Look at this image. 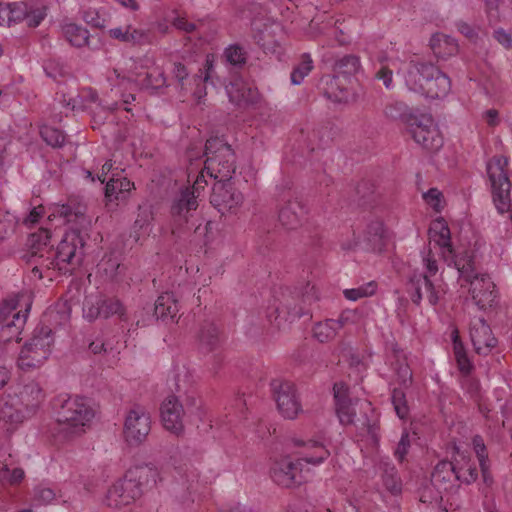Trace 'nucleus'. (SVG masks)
Listing matches in <instances>:
<instances>
[{"label": "nucleus", "instance_id": "52", "mask_svg": "<svg viewBox=\"0 0 512 512\" xmlns=\"http://www.w3.org/2000/svg\"><path fill=\"white\" fill-rule=\"evenodd\" d=\"M13 162V154L6 139L0 137V174L6 172Z\"/></svg>", "mask_w": 512, "mask_h": 512}, {"label": "nucleus", "instance_id": "7", "mask_svg": "<svg viewBox=\"0 0 512 512\" xmlns=\"http://www.w3.org/2000/svg\"><path fill=\"white\" fill-rule=\"evenodd\" d=\"M206 174L219 181H230L236 171V157L231 146L220 137H210L205 144Z\"/></svg>", "mask_w": 512, "mask_h": 512}, {"label": "nucleus", "instance_id": "57", "mask_svg": "<svg viewBox=\"0 0 512 512\" xmlns=\"http://www.w3.org/2000/svg\"><path fill=\"white\" fill-rule=\"evenodd\" d=\"M423 198L428 205H430L435 211L440 212L442 209V193L436 189L431 188L423 194Z\"/></svg>", "mask_w": 512, "mask_h": 512}, {"label": "nucleus", "instance_id": "44", "mask_svg": "<svg viewBox=\"0 0 512 512\" xmlns=\"http://www.w3.org/2000/svg\"><path fill=\"white\" fill-rule=\"evenodd\" d=\"M377 285L374 281L363 284L357 288L345 289L343 294L350 301L372 296L376 292Z\"/></svg>", "mask_w": 512, "mask_h": 512}, {"label": "nucleus", "instance_id": "58", "mask_svg": "<svg viewBox=\"0 0 512 512\" xmlns=\"http://www.w3.org/2000/svg\"><path fill=\"white\" fill-rule=\"evenodd\" d=\"M422 262L425 268V272L423 274H427L430 276V278L433 279V277L437 274L439 268H438V262L435 259L434 255L432 254L431 250H428L423 254Z\"/></svg>", "mask_w": 512, "mask_h": 512}, {"label": "nucleus", "instance_id": "33", "mask_svg": "<svg viewBox=\"0 0 512 512\" xmlns=\"http://www.w3.org/2000/svg\"><path fill=\"white\" fill-rule=\"evenodd\" d=\"M178 310V303L173 293L165 292L158 296L154 308L157 319H174Z\"/></svg>", "mask_w": 512, "mask_h": 512}, {"label": "nucleus", "instance_id": "8", "mask_svg": "<svg viewBox=\"0 0 512 512\" xmlns=\"http://www.w3.org/2000/svg\"><path fill=\"white\" fill-rule=\"evenodd\" d=\"M54 336L48 326H38L31 339L22 347L18 357V367L24 371L39 368L49 358Z\"/></svg>", "mask_w": 512, "mask_h": 512}, {"label": "nucleus", "instance_id": "53", "mask_svg": "<svg viewBox=\"0 0 512 512\" xmlns=\"http://www.w3.org/2000/svg\"><path fill=\"white\" fill-rule=\"evenodd\" d=\"M107 81L112 87L111 90H114V88L128 89V87L131 85V80L125 75H122L117 69H113L108 73Z\"/></svg>", "mask_w": 512, "mask_h": 512}, {"label": "nucleus", "instance_id": "25", "mask_svg": "<svg viewBox=\"0 0 512 512\" xmlns=\"http://www.w3.org/2000/svg\"><path fill=\"white\" fill-rule=\"evenodd\" d=\"M13 397L31 417L36 413L44 401L45 393L39 383L30 381Z\"/></svg>", "mask_w": 512, "mask_h": 512}, {"label": "nucleus", "instance_id": "18", "mask_svg": "<svg viewBox=\"0 0 512 512\" xmlns=\"http://www.w3.org/2000/svg\"><path fill=\"white\" fill-rule=\"evenodd\" d=\"M277 408L283 417L294 419L301 412V404L298 400L295 386L292 382L274 379L271 382Z\"/></svg>", "mask_w": 512, "mask_h": 512}, {"label": "nucleus", "instance_id": "13", "mask_svg": "<svg viewBox=\"0 0 512 512\" xmlns=\"http://www.w3.org/2000/svg\"><path fill=\"white\" fill-rule=\"evenodd\" d=\"M17 306V297L6 299L0 304V342L21 340L20 335L27 320L29 306L25 308L23 314L21 311L13 313Z\"/></svg>", "mask_w": 512, "mask_h": 512}, {"label": "nucleus", "instance_id": "28", "mask_svg": "<svg viewBox=\"0 0 512 512\" xmlns=\"http://www.w3.org/2000/svg\"><path fill=\"white\" fill-rule=\"evenodd\" d=\"M333 390L336 412L340 422L344 425L352 424L356 411L352 401L346 396L345 386L343 384H335Z\"/></svg>", "mask_w": 512, "mask_h": 512}, {"label": "nucleus", "instance_id": "59", "mask_svg": "<svg viewBox=\"0 0 512 512\" xmlns=\"http://www.w3.org/2000/svg\"><path fill=\"white\" fill-rule=\"evenodd\" d=\"M477 477L478 473L476 467L469 466L465 469L457 467L456 480L465 484H471L476 481Z\"/></svg>", "mask_w": 512, "mask_h": 512}, {"label": "nucleus", "instance_id": "17", "mask_svg": "<svg viewBox=\"0 0 512 512\" xmlns=\"http://www.w3.org/2000/svg\"><path fill=\"white\" fill-rule=\"evenodd\" d=\"M118 315L120 320L126 321L125 308L122 302L115 297L90 295L85 298L83 304V317L92 322L97 318L107 319Z\"/></svg>", "mask_w": 512, "mask_h": 512}, {"label": "nucleus", "instance_id": "41", "mask_svg": "<svg viewBox=\"0 0 512 512\" xmlns=\"http://www.w3.org/2000/svg\"><path fill=\"white\" fill-rule=\"evenodd\" d=\"M223 56L229 64L238 68H242L247 62V52L238 44L228 46Z\"/></svg>", "mask_w": 512, "mask_h": 512}, {"label": "nucleus", "instance_id": "46", "mask_svg": "<svg viewBox=\"0 0 512 512\" xmlns=\"http://www.w3.org/2000/svg\"><path fill=\"white\" fill-rule=\"evenodd\" d=\"M18 220L9 212L0 211V240L12 236L15 232Z\"/></svg>", "mask_w": 512, "mask_h": 512}, {"label": "nucleus", "instance_id": "5", "mask_svg": "<svg viewBox=\"0 0 512 512\" xmlns=\"http://www.w3.org/2000/svg\"><path fill=\"white\" fill-rule=\"evenodd\" d=\"M55 406L57 422L68 438L82 434L94 417V410L82 397L59 395Z\"/></svg>", "mask_w": 512, "mask_h": 512}, {"label": "nucleus", "instance_id": "45", "mask_svg": "<svg viewBox=\"0 0 512 512\" xmlns=\"http://www.w3.org/2000/svg\"><path fill=\"white\" fill-rule=\"evenodd\" d=\"M166 85V77L164 71L159 67H154L146 73L142 81L144 88L159 89Z\"/></svg>", "mask_w": 512, "mask_h": 512}, {"label": "nucleus", "instance_id": "20", "mask_svg": "<svg viewBox=\"0 0 512 512\" xmlns=\"http://www.w3.org/2000/svg\"><path fill=\"white\" fill-rule=\"evenodd\" d=\"M87 207L77 198H69L64 204H57L53 207L52 212L48 215V219L60 217L65 223H74L80 228H85L89 224L86 217Z\"/></svg>", "mask_w": 512, "mask_h": 512}, {"label": "nucleus", "instance_id": "6", "mask_svg": "<svg viewBox=\"0 0 512 512\" xmlns=\"http://www.w3.org/2000/svg\"><path fill=\"white\" fill-rule=\"evenodd\" d=\"M318 300V292L314 285L306 283L302 288L283 297L279 306L267 317L279 329L284 328L286 323H291L309 313L308 306Z\"/></svg>", "mask_w": 512, "mask_h": 512}, {"label": "nucleus", "instance_id": "29", "mask_svg": "<svg viewBox=\"0 0 512 512\" xmlns=\"http://www.w3.org/2000/svg\"><path fill=\"white\" fill-rule=\"evenodd\" d=\"M386 229L380 219H373L364 231L363 242L367 250L381 251L385 245Z\"/></svg>", "mask_w": 512, "mask_h": 512}, {"label": "nucleus", "instance_id": "54", "mask_svg": "<svg viewBox=\"0 0 512 512\" xmlns=\"http://www.w3.org/2000/svg\"><path fill=\"white\" fill-rule=\"evenodd\" d=\"M10 18L11 24L25 21V16L28 13V5L24 2L10 3Z\"/></svg>", "mask_w": 512, "mask_h": 512}, {"label": "nucleus", "instance_id": "16", "mask_svg": "<svg viewBox=\"0 0 512 512\" xmlns=\"http://www.w3.org/2000/svg\"><path fill=\"white\" fill-rule=\"evenodd\" d=\"M429 237L436 245L441 248L443 260L449 265L456 268L457 261L460 258L467 257L471 259L474 253L468 249L455 250L451 245V233L444 219L433 221L429 228Z\"/></svg>", "mask_w": 512, "mask_h": 512}, {"label": "nucleus", "instance_id": "47", "mask_svg": "<svg viewBox=\"0 0 512 512\" xmlns=\"http://www.w3.org/2000/svg\"><path fill=\"white\" fill-rule=\"evenodd\" d=\"M408 107L405 103L401 101H391L389 102L384 109V114L386 117L392 120H404L407 123V118L411 115H408Z\"/></svg>", "mask_w": 512, "mask_h": 512}, {"label": "nucleus", "instance_id": "19", "mask_svg": "<svg viewBox=\"0 0 512 512\" xmlns=\"http://www.w3.org/2000/svg\"><path fill=\"white\" fill-rule=\"evenodd\" d=\"M210 202L221 214H225L241 206L243 195L230 181H219L213 186Z\"/></svg>", "mask_w": 512, "mask_h": 512}, {"label": "nucleus", "instance_id": "24", "mask_svg": "<svg viewBox=\"0 0 512 512\" xmlns=\"http://www.w3.org/2000/svg\"><path fill=\"white\" fill-rule=\"evenodd\" d=\"M253 39L264 50L275 53L279 47L277 32L282 28L278 23H261L254 21L252 23Z\"/></svg>", "mask_w": 512, "mask_h": 512}, {"label": "nucleus", "instance_id": "32", "mask_svg": "<svg viewBox=\"0 0 512 512\" xmlns=\"http://www.w3.org/2000/svg\"><path fill=\"white\" fill-rule=\"evenodd\" d=\"M433 53L438 58H447L458 52V44L454 38L445 34H435L430 40Z\"/></svg>", "mask_w": 512, "mask_h": 512}, {"label": "nucleus", "instance_id": "26", "mask_svg": "<svg viewBox=\"0 0 512 512\" xmlns=\"http://www.w3.org/2000/svg\"><path fill=\"white\" fill-rule=\"evenodd\" d=\"M226 93L229 101L238 106L246 107L257 102L258 93L255 89L248 86L241 79H235L226 86Z\"/></svg>", "mask_w": 512, "mask_h": 512}, {"label": "nucleus", "instance_id": "38", "mask_svg": "<svg viewBox=\"0 0 512 512\" xmlns=\"http://www.w3.org/2000/svg\"><path fill=\"white\" fill-rule=\"evenodd\" d=\"M453 351L459 371L464 376L469 375L474 369V365L470 361L466 353V350L457 334L454 336L453 339Z\"/></svg>", "mask_w": 512, "mask_h": 512}, {"label": "nucleus", "instance_id": "31", "mask_svg": "<svg viewBox=\"0 0 512 512\" xmlns=\"http://www.w3.org/2000/svg\"><path fill=\"white\" fill-rule=\"evenodd\" d=\"M198 340L202 351L211 352L216 350L221 343L218 327L213 322L205 321L200 327Z\"/></svg>", "mask_w": 512, "mask_h": 512}, {"label": "nucleus", "instance_id": "50", "mask_svg": "<svg viewBox=\"0 0 512 512\" xmlns=\"http://www.w3.org/2000/svg\"><path fill=\"white\" fill-rule=\"evenodd\" d=\"M99 268L102 269L105 275L110 279H115L123 270L118 260L112 257H104L99 264Z\"/></svg>", "mask_w": 512, "mask_h": 512}, {"label": "nucleus", "instance_id": "60", "mask_svg": "<svg viewBox=\"0 0 512 512\" xmlns=\"http://www.w3.org/2000/svg\"><path fill=\"white\" fill-rule=\"evenodd\" d=\"M410 448L409 434L403 432L400 441L394 451V455L399 462H403Z\"/></svg>", "mask_w": 512, "mask_h": 512}, {"label": "nucleus", "instance_id": "22", "mask_svg": "<svg viewBox=\"0 0 512 512\" xmlns=\"http://www.w3.org/2000/svg\"><path fill=\"white\" fill-rule=\"evenodd\" d=\"M470 339L479 355H488L497 345L490 326L482 318L474 319L470 324Z\"/></svg>", "mask_w": 512, "mask_h": 512}, {"label": "nucleus", "instance_id": "10", "mask_svg": "<svg viewBox=\"0 0 512 512\" xmlns=\"http://www.w3.org/2000/svg\"><path fill=\"white\" fill-rule=\"evenodd\" d=\"M423 72H426L425 76L428 78L423 83H420L418 77L419 70L417 68L412 69L408 77V89L410 91L432 99L445 97L450 92V78L436 66H427Z\"/></svg>", "mask_w": 512, "mask_h": 512}, {"label": "nucleus", "instance_id": "64", "mask_svg": "<svg viewBox=\"0 0 512 512\" xmlns=\"http://www.w3.org/2000/svg\"><path fill=\"white\" fill-rule=\"evenodd\" d=\"M392 75H393L392 70L389 69L385 65H382L375 74L376 78L379 80H382L383 84L388 89H390L392 87V83H393Z\"/></svg>", "mask_w": 512, "mask_h": 512}, {"label": "nucleus", "instance_id": "42", "mask_svg": "<svg viewBox=\"0 0 512 512\" xmlns=\"http://www.w3.org/2000/svg\"><path fill=\"white\" fill-rule=\"evenodd\" d=\"M42 139L50 146L54 148L62 147L65 144V134L54 127L44 125L40 129Z\"/></svg>", "mask_w": 512, "mask_h": 512}, {"label": "nucleus", "instance_id": "55", "mask_svg": "<svg viewBox=\"0 0 512 512\" xmlns=\"http://www.w3.org/2000/svg\"><path fill=\"white\" fill-rule=\"evenodd\" d=\"M427 66H434V65L431 64V63H427V62L411 60L408 63L406 71H405V74H404V79H405L406 86L408 87V77L410 75V72L414 68H417L419 70L420 73H419L418 77H419L420 83H423L426 80V78H428L427 76H425L426 72L425 73L423 72L424 69H426Z\"/></svg>", "mask_w": 512, "mask_h": 512}, {"label": "nucleus", "instance_id": "40", "mask_svg": "<svg viewBox=\"0 0 512 512\" xmlns=\"http://www.w3.org/2000/svg\"><path fill=\"white\" fill-rule=\"evenodd\" d=\"M312 69L313 61L310 54H302L300 63L291 72L292 84L299 85L300 83H302L304 78L311 72Z\"/></svg>", "mask_w": 512, "mask_h": 512}, {"label": "nucleus", "instance_id": "48", "mask_svg": "<svg viewBox=\"0 0 512 512\" xmlns=\"http://www.w3.org/2000/svg\"><path fill=\"white\" fill-rule=\"evenodd\" d=\"M391 401L394 410L400 419H405L409 413V407L406 401V395L401 388H395L392 391Z\"/></svg>", "mask_w": 512, "mask_h": 512}, {"label": "nucleus", "instance_id": "36", "mask_svg": "<svg viewBox=\"0 0 512 512\" xmlns=\"http://www.w3.org/2000/svg\"><path fill=\"white\" fill-rule=\"evenodd\" d=\"M65 39L77 48L89 46V32L86 28L74 23L65 24L62 28Z\"/></svg>", "mask_w": 512, "mask_h": 512}, {"label": "nucleus", "instance_id": "15", "mask_svg": "<svg viewBox=\"0 0 512 512\" xmlns=\"http://www.w3.org/2000/svg\"><path fill=\"white\" fill-rule=\"evenodd\" d=\"M407 292L414 304L419 305L423 299L435 306L444 296L445 290L441 284H436L430 276L414 271L408 279Z\"/></svg>", "mask_w": 512, "mask_h": 512}, {"label": "nucleus", "instance_id": "35", "mask_svg": "<svg viewBox=\"0 0 512 512\" xmlns=\"http://www.w3.org/2000/svg\"><path fill=\"white\" fill-rule=\"evenodd\" d=\"M333 71L337 77L350 78L361 71L360 58L356 55H344L337 59L333 65Z\"/></svg>", "mask_w": 512, "mask_h": 512}, {"label": "nucleus", "instance_id": "51", "mask_svg": "<svg viewBox=\"0 0 512 512\" xmlns=\"http://www.w3.org/2000/svg\"><path fill=\"white\" fill-rule=\"evenodd\" d=\"M46 15V7L28 6V13L27 16H25V22L27 26L35 28L40 25Z\"/></svg>", "mask_w": 512, "mask_h": 512}, {"label": "nucleus", "instance_id": "23", "mask_svg": "<svg viewBox=\"0 0 512 512\" xmlns=\"http://www.w3.org/2000/svg\"><path fill=\"white\" fill-rule=\"evenodd\" d=\"M184 409L175 396H168L161 405V419L166 430L179 435L183 431Z\"/></svg>", "mask_w": 512, "mask_h": 512}, {"label": "nucleus", "instance_id": "9", "mask_svg": "<svg viewBox=\"0 0 512 512\" xmlns=\"http://www.w3.org/2000/svg\"><path fill=\"white\" fill-rule=\"evenodd\" d=\"M206 170L205 167L196 176L192 188H185L181 190L180 194L174 199L171 206L172 217V232L182 230L189 222L192 212L198 207L197 197L200 190H203L207 185L205 180Z\"/></svg>", "mask_w": 512, "mask_h": 512}, {"label": "nucleus", "instance_id": "39", "mask_svg": "<svg viewBox=\"0 0 512 512\" xmlns=\"http://www.w3.org/2000/svg\"><path fill=\"white\" fill-rule=\"evenodd\" d=\"M25 477V472L22 468H10L8 465H3L0 468V483L3 486H16L19 485Z\"/></svg>", "mask_w": 512, "mask_h": 512}, {"label": "nucleus", "instance_id": "2", "mask_svg": "<svg viewBox=\"0 0 512 512\" xmlns=\"http://www.w3.org/2000/svg\"><path fill=\"white\" fill-rule=\"evenodd\" d=\"M158 477L157 468L150 464L134 466L109 488L105 503L113 508L127 506L154 488Z\"/></svg>", "mask_w": 512, "mask_h": 512}, {"label": "nucleus", "instance_id": "11", "mask_svg": "<svg viewBox=\"0 0 512 512\" xmlns=\"http://www.w3.org/2000/svg\"><path fill=\"white\" fill-rule=\"evenodd\" d=\"M507 166L508 159L502 155L492 157L487 163L493 200L500 213L505 212L510 206L511 183L507 175Z\"/></svg>", "mask_w": 512, "mask_h": 512}, {"label": "nucleus", "instance_id": "3", "mask_svg": "<svg viewBox=\"0 0 512 512\" xmlns=\"http://www.w3.org/2000/svg\"><path fill=\"white\" fill-rule=\"evenodd\" d=\"M293 441L296 446L303 447L304 450L301 452L302 457L295 462L289 457L282 458L276 461L271 468L273 481L277 485L285 488H292L303 482L301 473L302 461L312 465H319L330 456V451L326 448L324 443L320 441L312 439L308 441L294 439Z\"/></svg>", "mask_w": 512, "mask_h": 512}, {"label": "nucleus", "instance_id": "27", "mask_svg": "<svg viewBox=\"0 0 512 512\" xmlns=\"http://www.w3.org/2000/svg\"><path fill=\"white\" fill-rule=\"evenodd\" d=\"M121 173L122 171L113 173L106 183L105 197L109 201L125 200L129 192L134 188V184L126 177H122Z\"/></svg>", "mask_w": 512, "mask_h": 512}, {"label": "nucleus", "instance_id": "49", "mask_svg": "<svg viewBox=\"0 0 512 512\" xmlns=\"http://www.w3.org/2000/svg\"><path fill=\"white\" fill-rule=\"evenodd\" d=\"M153 36L150 30L136 28L130 25L129 28V43L134 46H143L151 44Z\"/></svg>", "mask_w": 512, "mask_h": 512}, {"label": "nucleus", "instance_id": "4", "mask_svg": "<svg viewBox=\"0 0 512 512\" xmlns=\"http://www.w3.org/2000/svg\"><path fill=\"white\" fill-rule=\"evenodd\" d=\"M456 269L459 274V285L462 288L468 287L470 298L478 309L486 311L498 305L499 294L496 285L488 274L479 271L474 257L460 258Z\"/></svg>", "mask_w": 512, "mask_h": 512}, {"label": "nucleus", "instance_id": "56", "mask_svg": "<svg viewBox=\"0 0 512 512\" xmlns=\"http://www.w3.org/2000/svg\"><path fill=\"white\" fill-rule=\"evenodd\" d=\"M55 492L44 486H37L34 489V500L39 504H49L55 499Z\"/></svg>", "mask_w": 512, "mask_h": 512}, {"label": "nucleus", "instance_id": "63", "mask_svg": "<svg viewBox=\"0 0 512 512\" xmlns=\"http://www.w3.org/2000/svg\"><path fill=\"white\" fill-rule=\"evenodd\" d=\"M129 28L130 25L124 27H116L109 30V36L120 42L129 43Z\"/></svg>", "mask_w": 512, "mask_h": 512}, {"label": "nucleus", "instance_id": "62", "mask_svg": "<svg viewBox=\"0 0 512 512\" xmlns=\"http://www.w3.org/2000/svg\"><path fill=\"white\" fill-rule=\"evenodd\" d=\"M494 39L501 44L505 49L509 50L512 48V36L510 33L502 28H498L493 33Z\"/></svg>", "mask_w": 512, "mask_h": 512}, {"label": "nucleus", "instance_id": "61", "mask_svg": "<svg viewBox=\"0 0 512 512\" xmlns=\"http://www.w3.org/2000/svg\"><path fill=\"white\" fill-rule=\"evenodd\" d=\"M395 370L399 383L403 387H408L412 381V372L409 366L405 363H400Z\"/></svg>", "mask_w": 512, "mask_h": 512}, {"label": "nucleus", "instance_id": "37", "mask_svg": "<svg viewBox=\"0 0 512 512\" xmlns=\"http://www.w3.org/2000/svg\"><path fill=\"white\" fill-rule=\"evenodd\" d=\"M457 467L450 461L439 462L431 475V481L436 487H441L450 483L453 478L456 479Z\"/></svg>", "mask_w": 512, "mask_h": 512}, {"label": "nucleus", "instance_id": "30", "mask_svg": "<svg viewBox=\"0 0 512 512\" xmlns=\"http://www.w3.org/2000/svg\"><path fill=\"white\" fill-rule=\"evenodd\" d=\"M30 418L28 413L15 401L13 396L0 403V420L11 425H18Z\"/></svg>", "mask_w": 512, "mask_h": 512}, {"label": "nucleus", "instance_id": "14", "mask_svg": "<svg viewBox=\"0 0 512 512\" xmlns=\"http://www.w3.org/2000/svg\"><path fill=\"white\" fill-rule=\"evenodd\" d=\"M151 431V417L145 407L133 405L126 413L123 434L130 446L143 443Z\"/></svg>", "mask_w": 512, "mask_h": 512}, {"label": "nucleus", "instance_id": "12", "mask_svg": "<svg viewBox=\"0 0 512 512\" xmlns=\"http://www.w3.org/2000/svg\"><path fill=\"white\" fill-rule=\"evenodd\" d=\"M407 131L426 150L438 151L443 146V137L430 114L410 115Z\"/></svg>", "mask_w": 512, "mask_h": 512}, {"label": "nucleus", "instance_id": "21", "mask_svg": "<svg viewBox=\"0 0 512 512\" xmlns=\"http://www.w3.org/2000/svg\"><path fill=\"white\" fill-rule=\"evenodd\" d=\"M306 215V206L297 198H289L279 204L278 221L286 230H295L300 227Z\"/></svg>", "mask_w": 512, "mask_h": 512}, {"label": "nucleus", "instance_id": "43", "mask_svg": "<svg viewBox=\"0 0 512 512\" xmlns=\"http://www.w3.org/2000/svg\"><path fill=\"white\" fill-rule=\"evenodd\" d=\"M473 449L479 461V465L483 474L484 479L489 470L488 453L482 436L475 435L472 439Z\"/></svg>", "mask_w": 512, "mask_h": 512}, {"label": "nucleus", "instance_id": "34", "mask_svg": "<svg viewBox=\"0 0 512 512\" xmlns=\"http://www.w3.org/2000/svg\"><path fill=\"white\" fill-rule=\"evenodd\" d=\"M343 325L344 320L342 317L339 319H326L314 325L313 335L319 342L325 343L332 340Z\"/></svg>", "mask_w": 512, "mask_h": 512}, {"label": "nucleus", "instance_id": "1", "mask_svg": "<svg viewBox=\"0 0 512 512\" xmlns=\"http://www.w3.org/2000/svg\"><path fill=\"white\" fill-rule=\"evenodd\" d=\"M50 231L41 228L29 237L31 273L34 277L50 280L55 274L71 275L82 263L85 240L78 229L66 232L57 248L49 246Z\"/></svg>", "mask_w": 512, "mask_h": 512}]
</instances>
